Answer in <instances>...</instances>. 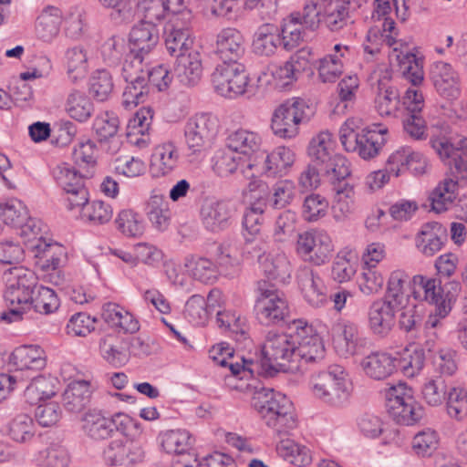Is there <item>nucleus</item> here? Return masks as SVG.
Segmentation results:
<instances>
[{
	"instance_id": "1a4fd4ad",
	"label": "nucleus",
	"mask_w": 467,
	"mask_h": 467,
	"mask_svg": "<svg viewBox=\"0 0 467 467\" xmlns=\"http://www.w3.org/2000/svg\"><path fill=\"white\" fill-rule=\"evenodd\" d=\"M313 113V109L303 99L292 98L275 110L271 129L280 138H295L298 134L299 125L308 121Z\"/></svg>"
},
{
	"instance_id": "a211bd4d",
	"label": "nucleus",
	"mask_w": 467,
	"mask_h": 467,
	"mask_svg": "<svg viewBox=\"0 0 467 467\" xmlns=\"http://www.w3.org/2000/svg\"><path fill=\"white\" fill-rule=\"evenodd\" d=\"M296 280L305 300L313 307H322L327 303V287L319 274L310 267L298 270Z\"/></svg>"
},
{
	"instance_id": "423d86ee",
	"label": "nucleus",
	"mask_w": 467,
	"mask_h": 467,
	"mask_svg": "<svg viewBox=\"0 0 467 467\" xmlns=\"http://www.w3.org/2000/svg\"><path fill=\"white\" fill-rule=\"evenodd\" d=\"M335 147L332 133L321 131L310 140L308 155L311 162L320 167L331 180H345L350 175L349 163L344 156L335 152Z\"/></svg>"
},
{
	"instance_id": "39448f33",
	"label": "nucleus",
	"mask_w": 467,
	"mask_h": 467,
	"mask_svg": "<svg viewBox=\"0 0 467 467\" xmlns=\"http://www.w3.org/2000/svg\"><path fill=\"white\" fill-rule=\"evenodd\" d=\"M391 60H396L403 78L411 86L402 97V104L408 113H421L425 106V99L421 89L424 84L423 60L410 49L403 50L394 47L389 53Z\"/></svg>"
},
{
	"instance_id": "72a5a7b5",
	"label": "nucleus",
	"mask_w": 467,
	"mask_h": 467,
	"mask_svg": "<svg viewBox=\"0 0 467 467\" xmlns=\"http://www.w3.org/2000/svg\"><path fill=\"white\" fill-rule=\"evenodd\" d=\"M220 297L219 290H212L207 296V300L200 295L192 296L185 304V317L195 326L203 325L209 316L208 307L214 306L215 302Z\"/></svg>"
},
{
	"instance_id": "37998d69",
	"label": "nucleus",
	"mask_w": 467,
	"mask_h": 467,
	"mask_svg": "<svg viewBox=\"0 0 467 467\" xmlns=\"http://www.w3.org/2000/svg\"><path fill=\"white\" fill-rule=\"evenodd\" d=\"M457 182L454 179H443L429 197L431 210L438 213L447 211L457 197Z\"/></svg>"
},
{
	"instance_id": "ddd939ff",
	"label": "nucleus",
	"mask_w": 467,
	"mask_h": 467,
	"mask_svg": "<svg viewBox=\"0 0 467 467\" xmlns=\"http://www.w3.org/2000/svg\"><path fill=\"white\" fill-rule=\"evenodd\" d=\"M248 81V75L242 64L218 65L212 74V83L215 91L229 99L243 95Z\"/></svg>"
},
{
	"instance_id": "20e7f679",
	"label": "nucleus",
	"mask_w": 467,
	"mask_h": 467,
	"mask_svg": "<svg viewBox=\"0 0 467 467\" xmlns=\"http://www.w3.org/2000/svg\"><path fill=\"white\" fill-rule=\"evenodd\" d=\"M36 287L35 275L26 270L16 269L7 281L4 293L6 310L0 315V319L7 324L27 318L32 310V298Z\"/></svg>"
},
{
	"instance_id": "603ef678",
	"label": "nucleus",
	"mask_w": 467,
	"mask_h": 467,
	"mask_svg": "<svg viewBox=\"0 0 467 467\" xmlns=\"http://www.w3.org/2000/svg\"><path fill=\"white\" fill-rule=\"evenodd\" d=\"M82 430L93 440H105L111 436L109 419L99 410H88L83 415Z\"/></svg>"
},
{
	"instance_id": "bf43d9fd",
	"label": "nucleus",
	"mask_w": 467,
	"mask_h": 467,
	"mask_svg": "<svg viewBox=\"0 0 467 467\" xmlns=\"http://www.w3.org/2000/svg\"><path fill=\"white\" fill-rule=\"evenodd\" d=\"M327 199L319 193L306 195L302 204V217L308 223H315L324 218L328 211Z\"/></svg>"
},
{
	"instance_id": "4468645a",
	"label": "nucleus",
	"mask_w": 467,
	"mask_h": 467,
	"mask_svg": "<svg viewBox=\"0 0 467 467\" xmlns=\"http://www.w3.org/2000/svg\"><path fill=\"white\" fill-rule=\"evenodd\" d=\"M238 212V204L233 200L206 201L200 215L204 228L212 233H220L231 227Z\"/></svg>"
},
{
	"instance_id": "4c0bfd02",
	"label": "nucleus",
	"mask_w": 467,
	"mask_h": 467,
	"mask_svg": "<svg viewBox=\"0 0 467 467\" xmlns=\"http://www.w3.org/2000/svg\"><path fill=\"white\" fill-rule=\"evenodd\" d=\"M281 38L278 28L272 24L260 26L254 35L252 48L259 56L269 57L275 53Z\"/></svg>"
},
{
	"instance_id": "13d9d810",
	"label": "nucleus",
	"mask_w": 467,
	"mask_h": 467,
	"mask_svg": "<svg viewBox=\"0 0 467 467\" xmlns=\"http://www.w3.org/2000/svg\"><path fill=\"white\" fill-rule=\"evenodd\" d=\"M193 38L188 28L172 27L166 32L165 46L171 56L192 50Z\"/></svg>"
},
{
	"instance_id": "4be33fe9",
	"label": "nucleus",
	"mask_w": 467,
	"mask_h": 467,
	"mask_svg": "<svg viewBox=\"0 0 467 467\" xmlns=\"http://www.w3.org/2000/svg\"><path fill=\"white\" fill-rule=\"evenodd\" d=\"M258 264L268 279L285 284L291 278L292 265L290 260L279 249L260 254Z\"/></svg>"
},
{
	"instance_id": "0e129e2a",
	"label": "nucleus",
	"mask_w": 467,
	"mask_h": 467,
	"mask_svg": "<svg viewBox=\"0 0 467 467\" xmlns=\"http://www.w3.org/2000/svg\"><path fill=\"white\" fill-rule=\"evenodd\" d=\"M146 54L130 50L122 67V77L125 80L147 78Z\"/></svg>"
},
{
	"instance_id": "e2e57ef3",
	"label": "nucleus",
	"mask_w": 467,
	"mask_h": 467,
	"mask_svg": "<svg viewBox=\"0 0 467 467\" xmlns=\"http://www.w3.org/2000/svg\"><path fill=\"white\" fill-rule=\"evenodd\" d=\"M330 0H306L301 14L306 28L316 29L323 23Z\"/></svg>"
},
{
	"instance_id": "9d476101",
	"label": "nucleus",
	"mask_w": 467,
	"mask_h": 467,
	"mask_svg": "<svg viewBox=\"0 0 467 467\" xmlns=\"http://www.w3.org/2000/svg\"><path fill=\"white\" fill-rule=\"evenodd\" d=\"M288 330L294 332L296 369L302 363L319 361L325 357L324 342L314 327L304 319H296L289 324Z\"/></svg>"
},
{
	"instance_id": "09e8293b",
	"label": "nucleus",
	"mask_w": 467,
	"mask_h": 467,
	"mask_svg": "<svg viewBox=\"0 0 467 467\" xmlns=\"http://www.w3.org/2000/svg\"><path fill=\"white\" fill-rule=\"evenodd\" d=\"M277 453L296 466H307L312 462L310 450L290 439H283L276 445Z\"/></svg>"
},
{
	"instance_id": "6e6d98bb",
	"label": "nucleus",
	"mask_w": 467,
	"mask_h": 467,
	"mask_svg": "<svg viewBox=\"0 0 467 467\" xmlns=\"http://www.w3.org/2000/svg\"><path fill=\"white\" fill-rule=\"evenodd\" d=\"M409 283V275L404 270L392 271L388 278L384 298L401 306L407 299L406 287Z\"/></svg>"
},
{
	"instance_id": "49530a36",
	"label": "nucleus",
	"mask_w": 467,
	"mask_h": 467,
	"mask_svg": "<svg viewBox=\"0 0 467 467\" xmlns=\"http://www.w3.org/2000/svg\"><path fill=\"white\" fill-rule=\"evenodd\" d=\"M295 161V154L289 148L281 146L266 155L265 173L267 176H283Z\"/></svg>"
},
{
	"instance_id": "c03bdc74",
	"label": "nucleus",
	"mask_w": 467,
	"mask_h": 467,
	"mask_svg": "<svg viewBox=\"0 0 467 467\" xmlns=\"http://www.w3.org/2000/svg\"><path fill=\"white\" fill-rule=\"evenodd\" d=\"M91 395L89 382L76 380L71 382L62 396L65 409L70 412L80 411L88 402Z\"/></svg>"
},
{
	"instance_id": "79ce46f5",
	"label": "nucleus",
	"mask_w": 467,
	"mask_h": 467,
	"mask_svg": "<svg viewBox=\"0 0 467 467\" xmlns=\"http://www.w3.org/2000/svg\"><path fill=\"white\" fill-rule=\"evenodd\" d=\"M146 215L156 230L163 232L168 229L171 212L163 195L157 193L150 195L146 206Z\"/></svg>"
},
{
	"instance_id": "0eeeda50",
	"label": "nucleus",
	"mask_w": 467,
	"mask_h": 467,
	"mask_svg": "<svg viewBox=\"0 0 467 467\" xmlns=\"http://www.w3.org/2000/svg\"><path fill=\"white\" fill-rule=\"evenodd\" d=\"M294 332L270 331L262 348V367L269 375L296 369Z\"/></svg>"
},
{
	"instance_id": "69168bd1",
	"label": "nucleus",
	"mask_w": 467,
	"mask_h": 467,
	"mask_svg": "<svg viewBox=\"0 0 467 467\" xmlns=\"http://www.w3.org/2000/svg\"><path fill=\"white\" fill-rule=\"evenodd\" d=\"M59 305V299L54 290L36 285V296L32 298V309L48 315L57 311Z\"/></svg>"
},
{
	"instance_id": "f3484780",
	"label": "nucleus",
	"mask_w": 467,
	"mask_h": 467,
	"mask_svg": "<svg viewBox=\"0 0 467 467\" xmlns=\"http://www.w3.org/2000/svg\"><path fill=\"white\" fill-rule=\"evenodd\" d=\"M401 307L385 298L374 300L368 309V327L379 337H387L396 323V313Z\"/></svg>"
},
{
	"instance_id": "7ed1b4c3",
	"label": "nucleus",
	"mask_w": 467,
	"mask_h": 467,
	"mask_svg": "<svg viewBox=\"0 0 467 467\" xmlns=\"http://www.w3.org/2000/svg\"><path fill=\"white\" fill-rule=\"evenodd\" d=\"M311 395L331 408H343L351 399L353 384L347 370L332 365L327 370L313 374L309 379Z\"/></svg>"
},
{
	"instance_id": "a18cd8bd",
	"label": "nucleus",
	"mask_w": 467,
	"mask_h": 467,
	"mask_svg": "<svg viewBox=\"0 0 467 467\" xmlns=\"http://www.w3.org/2000/svg\"><path fill=\"white\" fill-rule=\"evenodd\" d=\"M374 108L381 117H397L400 109L399 91L392 86L379 83L374 99Z\"/></svg>"
},
{
	"instance_id": "8fccbe9b",
	"label": "nucleus",
	"mask_w": 467,
	"mask_h": 467,
	"mask_svg": "<svg viewBox=\"0 0 467 467\" xmlns=\"http://www.w3.org/2000/svg\"><path fill=\"white\" fill-rule=\"evenodd\" d=\"M161 444L168 453L184 455L191 451L193 438L186 430H170L161 434Z\"/></svg>"
},
{
	"instance_id": "f8f14e48",
	"label": "nucleus",
	"mask_w": 467,
	"mask_h": 467,
	"mask_svg": "<svg viewBox=\"0 0 467 467\" xmlns=\"http://www.w3.org/2000/svg\"><path fill=\"white\" fill-rule=\"evenodd\" d=\"M218 119L209 113H199L191 117L184 127V139L188 150L193 153L203 151L215 137Z\"/></svg>"
},
{
	"instance_id": "3c124183",
	"label": "nucleus",
	"mask_w": 467,
	"mask_h": 467,
	"mask_svg": "<svg viewBox=\"0 0 467 467\" xmlns=\"http://www.w3.org/2000/svg\"><path fill=\"white\" fill-rule=\"evenodd\" d=\"M349 0H330L323 24L331 31H338L350 23Z\"/></svg>"
},
{
	"instance_id": "6e6552de",
	"label": "nucleus",
	"mask_w": 467,
	"mask_h": 467,
	"mask_svg": "<svg viewBox=\"0 0 467 467\" xmlns=\"http://www.w3.org/2000/svg\"><path fill=\"white\" fill-rule=\"evenodd\" d=\"M289 312L288 300L283 291L266 283L259 285L254 313L261 325L265 327L279 325L285 321Z\"/></svg>"
},
{
	"instance_id": "5701e85b",
	"label": "nucleus",
	"mask_w": 467,
	"mask_h": 467,
	"mask_svg": "<svg viewBox=\"0 0 467 467\" xmlns=\"http://www.w3.org/2000/svg\"><path fill=\"white\" fill-rule=\"evenodd\" d=\"M173 75L183 86H195L202 76L201 54L196 50H191L177 55Z\"/></svg>"
},
{
	"instance_id": "bb28decb",
	"label": "nucleus",
	"mask_w": 467,
	"mask_h": 467,
	"mask_svg": "<svg viewBox=\"0 0 467 467\" xmlns=\"http://www.w3.org/2000/svg\"><path fill=\"white\" fill-rule=\"evenodd\" d=\"M180 153L171 141L163 142L154 147L150 157V169L154 177L171 174L178 166Z\"/></svg>"
},
{
	"instance_id": "680f3d73",
	"label": "nucleus",
	"mask_w": 467,
	"mask_h": 467,
	"mask_svg": "<svg viewBox=\"0 0 467 467\" xmlns=\"http://www.w3.org/2000/svg\"><path fill=\"white\" fill-rule=\"evenodd\" d=\"M125 81L127 86L122 94L121 103L126 109H131L145 101L149 92L147 78Z\"/></svg>"
},
{
	"instance_id": "cd10ccee",
	"label": "nucleus",
	"mask_w": 467,
	"mask_h": 467,
	"mask_svg": "<svg viewBox=\"0 0 467 467\" xmlns=\"http://www.w3.org/2000/svg\"><path fill=\"white\" fill-rule=\"evenodd\" d=\"M9 364L17 371L40 370L47 365V356L39 346H20L11 353Z\"/></svg>"
},
{
	"instance_id": "b1692460",
	"label": "nucleus",
	"mask_w": 467,
	"mask_h": 467,
	"mask_svg": "<svg viewBox=\"0 0 467 467\" xmlns=\"http://www.w3.org/2000/svg\"><path fill=\"white\" fill-rule=\"evenodd\" d=\"M350 55L348 46L337 44L333 52L318 61V78L323 83H334L343 73L344 64Z\"/></svg>"
},
{
	"instance_id": "ea45409f",
	"label": "nucleus",
	"mask_w": 467,
	"mask_h": 467,
	"mask_svg": "<svg viewBox=\"0 0 467 467\" xmlns=\"http://www.w3.org/2000/svg\"><path fill=\"white\" fill-rule=\"evenodd\" d=\"M64 109L71 119L78 122H86L94 112V105L88 96L77 89H72L67 94Z\"/></svg>"
},
{
	"instance_id": "9b49d317",
	"label": "nucleus",
	"mask_w": 467,
	"mask_h": 467,
	"mask_svg": "<svg viewBox=\"0 0 467 467\" xmlns=\"http://www.w3.org/2000/svg\"><path fill=\"white\" fill-rule=\"evenodd\" d=\"M334 245L323 230H310L298 234L296 252L305 261L316 265L327 263L332 256Z\"/></svg>"
},
{
	"instance_id": "412c9836",
	"label": "nucleus",
	"mask_w": 467,
	"mask_h": 467,
	"mask_svg": "<svg viewBox=\"0 0 467 467\" xmlns=\"http://www.w3.org/2000/svg\"><path fill=\"white\" fill-rule=\"evenodd\" d=\"M431 78L436 91L448 100H455L460 97V79L452 67L445 62L438 61L432 65Z\"/></svg>"
},
{
	"instance_id": "5fc2aeb1",
	"label": "nucleus",
	"mask_w": 467,
	"mask_h": 467,
	"mask_svg": "<svg viewBox=\"0 0 467 467\" xmlns=\"http://www.w3.org/2000/svg\"><path fill=\"white\" fill-rule=\"evenodd\" d=\"M387 132V129H379V130H362V134L358 145V149L354 152L364 160L376 157L386 142L385 135Z\"/></svg>"
},
{
	"instance_id": "2eb2a0df",
	"label": "nucleus",
	"mask_w": 467,
	"mask_h": 467,
	"mask_svg": "<svg viewBox=\"0 0 467 467\" xmlns=\"http://www.w3.org/2000/svg\"><path fill=\"white\" fill-rule=\"evenodd\" d=\"M28 254L36 259V265L45 272H52L57 275L56 280L52 281L56 285L63 283V278L58 275L66 256L65 248L55 242L34 240L28 244Z\"/></svg>"
},
{
	"instance_id": "7c9ffc66",
	"label": "nucleus",
	"mask_w": 467,
	"mask_h": 467,
	"mask_svg": "<svg viewBox=\"0 0 467 467\" xmlns=\"http://www.w3.org/2000/svg\"><path fill=\"white\" fill-rule=\"evenodd\" d=\"M449 284H446L443 288L440 280L417 275L411 280L412 296L416 300L427 301L434 305L440 303L448 290H451Z\"/></svg>"
},
{
	"instance_id": "6ab92c4d",
	"label": "nucleus",
	"mask_w": 467,
	"mask_h": 467,
	"mask_svg": "<svg viewBox=\"0 0 467 467\" xmlns=\"http://www.w3.org/2000/svg\"><path fill=\"white\" fill-rule=\"evenodd\" d=\"M105 454L112 465L130 466L143 462L145 449L140 441L132 438L126 441L115 440L109 443Z\"/></svg>"
},
{
	"instance_id": "c756f323",
	"label": "nucleus",
	"mask_w": 467,
	"mask_h": 467,
	"mask_svg": "<svg viewBox=\"0 0 467 467\" xmlns=\"http://www.w3.org/2000/svg\"><path fill=\"white\" fill-rule=\"evenodd\" d=\"M209 357L216 364L228 367L233 376H240L241 379L253 373L252 361L244 358H235L232 348L224 343L217 344L209 350Z\"/></svg>"
},
{
	"instance_id": "052dcab7",
	"label": "nucleus",
	"mask_w": 467,
	"mask_h": 467,
	"mask_svg": "<svg viewBox=\"0 0 467 467\" xmlns=\"http://www.w3.org/2000/svg\"><path fill=\"white\" fill-rule=\"evenodd\" d=\"M363 121L360 118L352 117L348 119L339 130V140L348 152L357 150L361 137Z\"/></svg>"
},
{
	"instance_id": "dca6fc26",
	"label": "nucleus",
	"mask_w": 467,
	"mask_h": 467,
	"mask_svg": "<svg viewBox=\"0 0 467 467\" xmlns=\"http://www.w3.org/2000/svg\"><path fill=\"white\" fill-rule=\"evenodd\" d=\"M333 348L342 358H350L363 352L367 338L360 333L358 324L343 320L333 328Z\"/></svg>"
},
{
	"instance_id": "de8ad7c7",
	"label": "nucleus",
	"mask_w": 467,
	"mask_h": 467,
	"mask_svg": "<svg viewBox=\"0 0 467 467\" xmlns=\"http://www.w3.org/2000/svg\"><path fill=\"white\" fill-rule=\"evenodd\" d=\"M390 417L399 424L412 426L419 423L424 416V409L414 398L388 409Z\"/></svg>"
},
{
	"instance_id": "a878e982",
	"label": "nucleus",
	"mask_w": 467,
	"mask_h": 467,
	"mask_svg": "<svg viewBox=\"0 0 467 467\" xmlns=\"http://www.w3.org/2000/svg\"><path fill=\"white\" fill-rule=\"evenodd\" d=\"M333 182L332 213L337 222L349 218L356 210V192L354 186L344 180H336Z\"/></svg>"
},
{
	"instance_id": "2f4dec72",
	"label": "nucleus",
	"mask_w": 467,
	"mask_h": 467,
	"mask_svg": "<svg viewBox=\"0 0 467 467\" xmlns=\"http://www.w3.org/2000/svg\"><path fill=\"white\" fill-rule=\"evenodd\" d=\"M360 366L364 373L375 380L391 376L397 368V359L385 352H375L365 357Z\"/></svg>"
},
{
	"instance_id": "4d7b16f0",
	"label": "nucleus",
	"mask_w": 467,
	"mask_h": 467,
	"mask_svg": "<svg viewBox=\"0 0 467 467\" xmlns=\"http://www.w3.org/2000/svg\"><path fill=\"white\" fill-rule=\"evenodd\" d=\"M115 223L117 229L127 237H140L145 231L142 217L133 210L125 209L119 213Z\"/></svg>"
},
{
	"instance_id": "c85d7f7f",
	"label": "nucleus",
	"mask_w": 467,
	"mask_h": 467,
	"mask_svg": "<svg viewBox=\"0 0 467 467\" xmlns=\"http://www.w3.org/2000/svg\"><path fill=\"white\" fill-rule=\"evenodd\" d=\"M446 240V229L439 223H424L416 236V246L425 256H433L441 250Z\"/></svg>"
},
{
	"instance_id": "774afa93",
	"label": "nucleus",
	"mask_w": 467,
	"mask_h": 467,
	"mask_svg": "<svg viewBox=\"0 0 467 467\" xmlns=\"http://www.w3.org/2000/svg\"><path fill=\"white\" fill-rule=\"evenodd\" d=\"M36 461L42 467H67L70 458L64 447L53 445L40 451Z\"/></svg>"
},
{
	"instance_id": "338daca9",
	"label": "nucleus",
	"mask_w": 467,
	"mask_h": 467,
	"mask_svg": "<svg viewBox=\"0 0 467 467\" xmlns=\"http://www.w3.org/2000/svg\"><path fill=\"white\" fill-rule=\"evenodd\" d=\"M112 215L113 210L109 203L100 200H94L88 202V205L84 207L80 218L92 224L99 225L109 223Z\"/></svg>"
},
{
	"instance_id": "864d4df0",
	"label": "nucleus",
	"mask_w": 467,
	"mask_h": 467,
	"mask_svg": "<svg viewBox=\"0 0 467 467\" xmlns=\"http://www.w3.org/2000/svg\"><path fill=\"white\" fill-rule=\"evenodd\" d=\"M260 145L261 137L257 133L242 129L231 133L226 141L229 149L244 155L256 152Z\"/></svg>"
},
{
	"instance_id": "58836bf2",
	"label": "nucleus",
	"mask_w": 467,
	"mask_h": 467,
	"mask_svg": "<svg viewBox=\"0 0 467 467\" xmlns=\"http://www.w3.org/2000/svg\"><path fill=\"white\" fill-rule=\"evenodd\" d=\"M296 70L293 60L286 61L282 65L271 64L258 77V81L261 84L271 85L275 88H283L294 82Z\"/></svg>"
},
{
	"instance_id": "f257e3e1",
	"label": "nucleus",
	"mask_w": 467,
	"mask_h": 467,
	"mask_svg": "<svg viewBox=\"0 0 467 467\" xmlns=\"http://www.w3.org/2000/svg\"><path fill=\"white\" fill-rule=\"evenodd\" d=\"M393 7L396 15L405 20L407 7L405 0H374L371 16L373 25L367 34V44L364 46L366 52L373 55L380 51L384 45L399 49H409L407 46L397 41L399 35L396 23L392 18Z\"/></svg>"
},
{
	"instance_id": "473e14b6",
	"label": "nucleus",
	"mask_w": 467,
	"mask_h": 467,
	"mask_svg": "<svg viewBox=\"0 0 467 467\" xmlns=\"http://www.w3.org/2000/svg\"><path fill=\"white\" fill-rule=\"evenodd\" d=\"M159 42V30L151 21H141L130 33V50L148 55Z\"/></svg>"
},
{
	"instance_id": "393cba45",
	"label": "nucleus",
	"mask_w": 467,
	"mask_h": 467,
	"mask_svg": "<svg viewBox=\"0 0 467 467\" xmlns=\"http://www.w3.org/2000/svg\"><path fill=\"white\" fill-rule=\"evenodd\" d=\"M451 290H448L445 296L440 303L434 304V310L431 311L424 324L425 333L437 336V332L442 334L445 318L449 316L455 302L456 296L460 291V283L450 282Z\"/></svg>"
},
{
	"instance_id": "f03ea898",
	"label": "nucleus",
	"mask_w": 467,
	"mask_h": 467,
	"mask_svg": "<svg viewBox=\"0 0 467 467\" xmlns=\"http://www.w3.org/2000/svg\"><path fill=\"white\" fill-rule=\"evenodd\" d=\"M251 405L265 424L278 434H286L296 427L291 401L283 393L270 388L256 389Z\"/></svg>"
},
{
	"instance_id": "c9c22d12",
	"label": "nucleus",
	"mask_w": 467,
	"mask_h": 467,
	"mask_svg": "<svg viewBox=\"0 0 467 467\" xmlns=\"http://www.w3.org/2000/svg\"><path fill=\"white\" fill-rule=\"evenodd\" d=\"M62 21L61 11L58 7L48 5L37 16L36 34L44 42H52L60 32Z\"/></svg>"
},
{
	"instance_id": "f704fd0d",
	"label": "nucleus",
	"mask_w": 467,
	"mask_h": 467,
	"mask_svg": "<svg viewBox=\"0 0 467 467\" xmlns=\"http://www.w3.org/2000/svg\"><path fill=\"white\" fill-rule=\"evenodd\" d=\"M58 384L57 379L49 375L35 377L25 389V399L29 404L37 405L55 396L58 390Z\"/></svg>"
},
{
	"instance_id": "e433bc0d",
	"label": "nucleus",
	"mask_w": 467,
	"mask_h": 467,
	"mask_svg": "<svg viewBox=\"0 0 467 467\" xmlns=\"http://www.w3.org/2000/svg\"><path fill=\"white\" fill-rule=\"evenodd\" d=\"M184 267L189 276L203 284H213L220 275L219 266L207 257H186Z\"/></svg>"
},
{
	"instance_id": "aec40b11",
	"label": "nucleus",
	"mask_w": 467,
	"mask_h": 467,
	"mask_svg": "<svg viewBox=\"0 0 467 467\" xmlns=\"http://www.w3.org/2000/svg\"><path fill=\"white\" fill-rule=\"evenodd\" d=\"M245 52V43L242 33L232 27L224 28L216 37L215 54L223 64H238Z\"/></svg>"
},
{
	"instance_id": "a19ab883",
	"label": "nucleus",
	"mask_w": 467,
	"mask_h": 467,
	"mask_svg": "<svg viewBox=\"0 0 467 467\" xmlns=\"http://www.w3.org/2000/svg\"><path fill=\"white\" fill-rule=\"evenodd\" d=\"M305 27L300 13H293L285 18L279 32L283 47L286 50L297 47L304 40Z\"/></svg>"
}]
</instances>
